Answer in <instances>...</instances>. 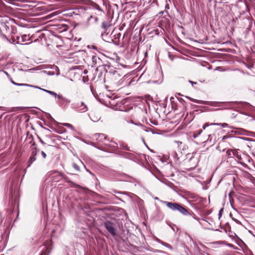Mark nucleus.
I'll return each instance as SVG.
<instances>
[{
  "mask_svg": "<svg viewBox=\"0 0 255 255\" xmlns=\"http://www.w3.org/2000/svg\"><path fill=\"white\" fill-rule=\"evenodd\" d=\"M26 37V35H24V36H22V38H23V37Z\"/></svg>",
  "mask_w": 255,
  "mask_h": 255,
  "instance_id": "5701e85b",
  "label": "nucleus"
},
{
  "mask_svg": "<svg viewBox=\"0 0 255 255\" xmlns=\"http://www.w3.org/2000/svg\"><path fill=\"white\" fill-rule=\"evenodd\" d=\"M162 244L163 245H164V246H166V247H168V248H169L170 249H172V248H171V246L170 245H169V244H168L167 243H162Z\"/></svg>",
  "mask_w": 255,
  "mask_h": 255,
  "instance_id": "ddd939ff",
  "label": "nucleus"
},
{
  "mask_svg": "<svg viewBox=\"0 0 255 255\" xmlns=\"http://www.w3.org/2000/svg\"><path fill=\"white\" fill-rule=\"evenodd\" d=\"M78 161L80 163L82 164H83V162H82L81 160H80V159H78Z\"/></svg>",
  "mask_w": 255,
  "mask_h": 255,
  "instance_id": "412c9836",
  "label": "nucleus"
},
{
  "mask_svg": "<svg viewBox=\"0 0 255 255\" xmlns=\"http://www.w3.org/2000/svg\"><path fill=\"white\" fill-rule=\"evenodd\" d=\"M95 58H96V57H93V59H94Z\"/></svg>",
  "mask_w": 255,
  "mask_h": 255,
  "instance_id": "a878e982",
  "label": "nucleus"
},
{
  "mask_svg": "<svg viewBox=\"0 0 255 255\" xmlns=\"http://www.w3.org/2000/svg\"><path fill=\"white\" fill-rule=\"evenodd\" d=\"M210 125L208 123H206L203 126V129H205L207 127H208Z\"/></svg>",
  "mask_w": 255,
  "mask_h": 255,
  "instance_id": "4468645a",
  "label": "nucleus"
},
{
  "mask_svg": "<svg viewBox=\"0 0 255 255\" xmlns=\"http://www.w3.org/2000/svg\"><path fill=\"white\" fill-rule=\"evenodd\" d=\"M211 126H212V125H221L222 127L223 128H225L226 127H227L228 125L226 123H223V124H217V123H211L210 124Z\"/></svg>",
  "mask_w": 255,
  "mask_h": 255,
  "instance_id": "1a4fd4ad",
  "label": "nucleus"
},
{
  "mask_svg": "<svg viewBox=\"0 0 255 255\" xmlns=\"http://www.w3.org/2000/svg\"><path fill=\"white\" fill-rule=\"evenodd\" d=\"M104 226L108 231L113 236H115L116 234V229L114 225L110 222H107L105 223Z\"/></svg>",
  "mask_w": 255,
  "mask_h": 255,
  "instance_id": "7ed1b4c3",
  "label": "nucleus"
},
{
  "mask_svg": "<svg viewBox=\"0 0 255 255\" xmlns=\"http://www.w3.org/2000/svg\"><path fill=\"white\" fill-rule=\"evenodd\" d=\"M41 155L44 158H45L46 157V154L44 151L41 152Z\"/></svg>",
  "mask_w": 255,
  "mask_h": 255,
  "instance_id": "dca6fc26",
  "label": "nucleus"
},
{
  "mask_svg": "<svg viewBox=\"0 0 255 255\" xmlns=\"http://www.w3.org/2000/svg\"><path fill=\"white\" fill-rule=\"evenodd\" d=\"M30 87H33V88H36V89H38L41 90H42V89H43L42 88H40V87H38V86H33V85H31V86H30Z\"/></svg>",
  "mask_w": 255,
  "mask_h": 255,
  "instance_id": "2eb2a0df",
  "label": "nucleus"
},
{
  "mask_svg": "<svg viewBox=\"0 0 255 255\" xmlns=\"http://www.w3.org/2000/svg\"><path fill=\"white\" fill-rule=\"evenodd\" d=\"M63 125H64V126H66V127H68V128H70V129H72V130H74V127H73L72 125H71V124H68V123H64V124H63Z\"/></svg>",
  "mask_w": 255,
  "mask_h": 255,
  "instance_id": "9d476101",
  "label": "nucleus"
},
{
  "mask_svg": "<svg viewBox=\"0 0 255 255\" xmlns=\"http://www.w3.org/2000/svg\"><path fill=\"white\" fill-rule=\"evenodd\" d=\"M11 82L13 85H16V86H31V85H29V84H27L17 83L15 82L14 81H13L12 80H11Z\"/></svg>",
  "mask_w": 255,
  "mask_h": 255,
  "instance_id": "423d86ee",
  "label": "nucleus"
},
{
  "mask_svg": "<svg viewBox=\"0 0 255 255\" xmlns=\"http://www.w3.org/2000/svg\"><path fill=\"white\" fill-rule=\"evenodd\" d=\"M202 132V130L201 129L198 130V135L200 134Z\"/></svg>",
  "mask_w": 255,
  "mask_h": 255,
  "instance_id": "6ab92c4d",
  "label": "nucleus"
},
{
  "mask_svg": "<svg viewBox=\"0 0 255 255\" xmlns=\"http://www.w3.org/2000/svg\"><path fill=\"white\" fill-rule=\"evenodd\" d=\"M163 203L165 204L167 207L173 211H178L183 215H190V213L187 210L177 203H172L167 201H163Z\"/></svg>",
  "mask_w": 255,
  "mask_h": 255,
  "instance_id": "f257e3e1",
  "label": "nucleus"
},
{
  "mask_svg": "<svg viewBox=\"0 0 255 255\" xmlns=\"http://www.w3.org/2000/svg\"><path fill=\"white\" fill-rule=\"evenodd\" d=\"M93 48L95 49H97V48H96V47L95 46H93Z\"/></svg>",
  "mask_w": 255,
  "mask_h": 255,
  "instance_id": "4be33fe9",
  "label": "nucleus"
},
{
  "mask_svg": "<svg viewBox=\"0 0 255 255\" xmlns=\"http://www.w3.org/2000/svg\"><path fill=\"white\" fill-rule=\"evenodd\" d=\"M121 148L125 149L126 150H129V148L128 147L127 145H125L124 143H120Z\"/></svg>",
  "mask_w": 255,
  "mask_h": 255,
  "instance_id": "9b49d317",
  "label": "nucleus"
},
{
  "mask_svg": "<svg viewBox=\"0 0 255 255\" xmlns=\"http://www.w3.org/2000/svg\"><path fill=\"white\" fill-rule=\"evenodd\" d=\"M102 27L104 29H106L107 26V23L106 22H103L102 23Z\"/></svg>",
  "mask_w": 255,
  "mask_h": 255,
  "instance_id": "f8f14e48",
  "label": "nucleus"
},
{
  "mask_svg": "<svg viewBox=\"0 0 255 255\" xmlns=\"http://www.w3.org/2000/svg\"><path fill=\"white\" fill-rule=\"evenodd\" d=\"M55 173H57L59 176H60L62 177H64V174L62 173L61 172H55Z\"/></svg>",
  "mask_w": 255,
  "mask_h": 255,
  "instance_id": "f3484780",
  "label": "nucleus"
},
{
  "mask_svg": "<svg viewBox=\"0 0 255 255\" xmlns=\"http://www.w3.org/2000/svg\"><path fill=\"white\" fill-rule=\"evenodd\" d=\"M41 142H42V143L44 144V142L42 140H41Z\"/></svg>",
  "mask_w": 255,
  "mask_h": 255,
  "instance_id": "393cba45",
  "label": "nucleus"
},
{
  "mask_svg": "<svg viewBox=\"0 0 255 255\" xmlns=\"http://www.w3.org/2000/svg\"><path fill=\"white\" fill-rule=\"evenodd\" d=\"M42 91L52 95V96H54V97H57L59 99H63V97L61 95H57L56 93L53 92V91H49V90H46V89H42Z\"/></svg>",
  "mask_w": 255,
  "mask_h": 255,
  "instance_id": "39448f33",
  "label": "nucleus"
},
{
  "mask_svg": "<svg viewBox=\"0 0 255 255\" xmlns=\"http://www.w3.org/2000/svg\"><path fill=\"white\" fill-rule=\"evenodd\" d=\"M74 108H76L78 111L81 112H85L88 110L87 105H86L83 102H81L75 104Z\"/></svg>",
  "mask_w": 255,
  "mask_h": 255,
  "instance_id": "20e7f679",
  "label": "nucleus"
},
{
  "mask_svg": "<svg viewBox=\"0 0 255 255\" xmlns=\"http://www.w3.org/2000/svg\"><path fill=\"white\" fill-rule=\"evenodd\" d=\"M72 167L77 171H80V168H79V165L77 163H72Z\"/></svg>",
  "mask_w": 255,
  "mask_h": 255,
  "instance_id": "6e6552de",
  "label": "nucleus"
},
{
  "mask_svg": "<svg viewBox=\"0 0 255 255\" xmlns=\"http://www.w3.org/2000/svg\"><path fill=\"white\" fill-rule=\"evenodd\" d=\"M2 240V233L1 232H0V242Z\"/></svg>",
  "mask_w": 255,
  "mask_h": 255,
  "instance_id": "a211bd4d",
  "label": "nucleus"
},
{
  "mask_svg": "<svg viewBox=\"0 0 255 255\" xmlns=\"http://www.w3.org/2000/svg\"><path fill=\"white\" fill-rule=\"evenodd\" d=\"M35 155H36V153L30 156V159H29L30 164H29V166H30V164H31L33 162H34L36 160Z\"/></svg>",
  "mask_w": 255,
  "mask_h": 255,
  "instance_id": "0eeeda50",
  "label": "nucleus"
},
{
  "mask_svg": "<svg viewBox=\"0 0 255 255\" xmlns=\"http://www.w3.org/2000/svg\"><path fill=\"white\" fill-rule=\"evenodd\" d=\"M222 211H223V209L220 210V211L219 212V216H221Z\"/></svg>",
  "mask_w": 255,
  "mask_h": 255,
  "instance_id": "aec40b11",
  "label": "nucleus"
},
{
  "mask_svg": "<svg viewBox=\"0 0 255 255\" xmlns=\"http://www.w3.org/2000/svg\"><path fill=\"white\" fill-rule=\"evenodd\" d=\"M191 82V83H192V84H195V83H194V82Z\"/></svg>",
  "mask_w": 255,
  "mask_h": 255,
  "instance_id": "b1692460",
  "label": "nucleus"
},
{
  "mask_svg": "<svg viewBox=\"0 0 255 255\" xmlns=\"http://www.w3.org/2000/svg\"><path fill=\"white\" fill-rule=\"evenodd\" d=\"M52 249V242L48 240L42 247L40 255H49Z\"/></svg>",
  "mask_w": 255,
  "mask_h": 255,
  "instance_id": "f03ea898",
  "label": "nucleus"
}]
</instances>
